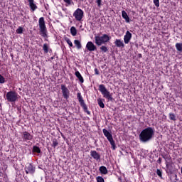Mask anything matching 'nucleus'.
<instances>
[{
  "instance_id": "nucleus-1",
  "label": "nucleus",
  "mask_w": 182,
  "mask_h": 182,
  "mask_svg": "<svg viewBox=\"0 0 182 182\" xmlns=\"http://www.w3.org/2000/svg\"><path fill=\"white\" fill-rule=\"evenodd\" d=\"M154 136V129L151 127H147L141 131L139 134V139L143 143L150 141Z\"/></svg>"
},
{
  "instance_id": "nucleus-2",
  "label": "nucleus",
  "mask_w": 182,
  "mask_h": 182,
  "mask_svg": "<svg viewBox=\"0 0 182 182\" xmlns=\"http://www.w3.org/2000/svg\"><path fill=\"white\" fill-rule=\"evenodd\" d=\"M110 39H112V36L107 34H102L101 36H95V43L97 45V46H102L103 44L107 43L110 41Z\"/></svg>"
},
{
  "instance_id": "nucleus-3",
  "label": "nucleus",
  "mask_w": 182,
  "mask_h": 182,
  "mask_svg": "<svg viewBox=\"0 0 182 182\" xmlns=\"http://www.w3.org/2000/svg\"><path fill=\"white\" fill-rule=\"evenodd\" d=\"M38 25L40 28V35L43 36V38H48V30L46 29V25H45V18L41 17L38 20Z\"/></svg>"
},
{
  "instance_id": "nucleus-4",
  "label": "nucleus",
  "mask_w": 182,
  "mask_h": 182,
  "mask_svg": "<svg viewBox=\"0 0 182 182\" xmlns=\"http://www.w3.org/2000/svg\"><path fill=\"white\" fill-rule=\"evenodd\" d=\"M19 97L21 96L15 91H9L6 94V100L10 103H15V102L19 100Z\"/></svg>"
},
{
  "instance_id": "nucleus-5",
  "label": "nucleus",
  "mask_w": 182,
  "mask_h": 182,
  "mask_svg": "<svg viewBox=\"0 0 182 182\" xmlns=\"http://www.w3.org/2000/svg\"><path fill=\"white\" fill-rule=\"evenodd\" d=\"M99 90L103 95V97H105L107 100H109L110 102L113 100V97L112 96V93H110V92H109V90L106 89V87L105 86V85H100Z\"/></svg>"
},
{
  "instance_id": "nucleus-6",
  "label": "nucleus",
  "mask_w": 182,
  "mask_h": 182,
  "mask_svg": "<svg viewBox=\"0 0 182 182\" xmlns=\"http://www.w3.org/2000/svg\"><path fill=\"white\" fill-rule=\"evenodd\" d=\"M83 14H84V12L82 11V10L80 9H77L73 13V16L75 17L76 21H80L83 18Z\"/></svg>"
},
{
  "instance_id": "nucleus-7",
  "label": "nucleus",
  "mask_w": 182,
  "mask_h": 182,
  "mask_svg": "<svg viewBox=\"0 0 182 182\" xmlns=\"http://www.w3.org/2000/svg\"><path fill=\"white\" fill-rule=\"evenodd\" d=\"M60 89L64 99H69V96H70V91H69V89H68L65 85H61Z\"/></svg>"
},
{
  "instance_id": "nucleus-8",
  "label": "nucleus",
  "mask_w": 182,
  "mask_h": 182,
  "mask_svg": "<svg viewBox=\"0 0 182 182\" xmlns=\"http://www.w3.org/2000/svg\"><path fill=\"white\" fill-rule=\"evenodd\" d=\"M77 97L82 109H84V110H87V106H86L85 100H83V97H82V95L80 94V92H77Z\"/></svg>"
},
{
  "instance_id": "nucleus-9",
  "label": "nucleus",
  "mask_w": 182,
  "mask_h": 182,
  "mask_svg": "<svg viewBox=\"0 0 182 182\" xmlns=\"http://www.w3.org/2000/svg\"><path fill=\"white\" fill-rule=\"evenodd\" d=\"M86 48L87 50H89V52H95V50L97 49L96 46L92 41L87 43Z\"/></svg>"
},
{
  "instance_id": "nucleus-10",
  "label": "nucleus",
  "mask_w": 182,
  "mask_h": 182,
  "mask_svg": "<svg viewBox=\"0 0 182 182\" xmlns=\"http://www.w3.org/2000/svg\"><path fill=\"white\" fill-rule=\"evenodd\" d=\"M26 174H33L35 173V168L31 164H27L26 166Z\"/></svg>"
},
{
  "instance_id": "nucleus-11",
  "label": "nucleus",
  "mask_w": 182,
  "mask_h": 182,
  "mask_svg": "<svg viewBox=\"0 0 182 182\" xmlns=\"http://www.w3.org/2000/svg\"><path fill=\"white\" fill-rule=\"evenodd\" d=\"M132 40V33L127 31L124 36V42L126 45Z\"/></svg>"
},
{
  "instance_id": "nucleus-12",
  "label": "nucleus",
  "mask_w": 182,
  "mask_h": 182,
  "mask_svg": "<svg viewBox=\"0 0 182 182\" xmlns=\"http://www.w3.org/2000/svg\"><path fill=\"white\" fill-rule=\"evenodd\" d=\"M23 139L25 141H28V140H32L33 136L28 132H23Z\"/></svg>"
},
{
  "instance_id": "nucleus-13",
  "label": "nucleus",
  "mask_w": 182,
  "mask_h": 182,
  "mask_svg": "<svg viewBox=\"0 0 182 182\" xmlns=\"http://www.w3.org/2000/svg\"><path fill=\"white\" fill-rule=\"evenodd\" d=\"M114 45L117 46V48H124V43H123V41L120 39H116L114 41Z\"/></svg>"
},
{
  "instance_id": "nucleus-14",
  "label": "nucleus",
  "mask_w": 182,
  "mask_h": 182,
  "mask_svg": "<svg viewBox=\"0 0 182 182\" xmlns=\"http://www.w3.org/2000/svg\"><path fill=\"white\" fill-rule=\"evenodd\" d=\"M90 156H92L95 160H100V154L96 151H91Z\"/></svg>"
},
{
  "instance_id": "nucleus-15",
  "label": "nucleus",
  "mask_w": 182,
  "mask_h": 182,
  "mask_svg": "<svg viewBox=\"0 0 182 182\" xmlns=\"http://www.w3.org/2000/svg\"><path fill=\"white\" fill-rule=\"evenodd\" d=\"M102 132L104 133V136L107 137V140H110L111 139H113L112 134H110V132H109V131H107L106 129H104Z\"/></svg>"
},
{
  "instance_id": "nucleus-16",
  "label": "nucleus",
  "mask_w": 182,
  "mask_h": 182,
  "mask_svg": "<svg viewBox=\"0 0 182 182\" xmlns=\"http://www.w3.org/2000/svg\"><path fill=\"white\" fill-rule=\"evenodd\" d=\"M75 75L76 77H77V79L79 80L80 83H83V82H85L83 77H82V75L80 74V73L79 71H76L75 73Z\"/></svg>"
},
{
  "instance_id": "nucleus-17",
  "label": "nucleus",
  "mask_w": 182,
  "mask_h": 182,
  "mask_svg": "<svg viewBox=\"0 0 182 182\" xmlns=\"http://www.w3.org/2000/svg\"><path fill=\"white\" fill-rule=\"evenodd\" d=\"M28 2H29L30 8L31 9H32V11H35L36 9H38V6H36V4H35L33 0H28Z\"/></svg>"
},
{
  "instance_id": "nucleus-18",
  "label": "nucleus",
  "mask_w": 182,
  "mask_h": 182,
  "mask_svg": "<svg viewBox=\"0 0 182 182\" xmlns=\"http://www.w3.org/2000/svg\"><path fill=\"white\" fill-rule=\"evenodd\" d=\"M122 18L125 19L126 22L127 23L130 22V18H129V16L127 15V13L126 11H122Z\"/></svg>"
},
{
  "instance_id": "nucleus-19",
  "label": "nucleus",
  "mask_w": 182,
  "mask_h": 182,
  "mask_svg": "<svg viewBox=\"0 0 182 182\" xmlns=\"http://www.w3.org/2000/svg\"><path fill=\"white\" fill-rule=\"evenodd\" d=\"M70 31L73 36H76V35H77V30H76V28L75 26H72Z\"/></svg>"
},
{
  "instance_id": "nucleus-20",
  "label": "nucleus",
  "mask_w": 182,
  "mask_h": 182,
  "mask_svg": "<svg viewBox=\"0 0 182 182\" xmlns=\"http://www.w3.org/2000/svg\"><path fill=\"white\" fill-rule=\"evenodd\" d=\"M103 100H102V98L97 99V103H98L100 107H101V109H105V103H103Z\"/></svg>"
},
{
  "instance_id": "nucleus-21",
  "label": "nucleus",
  "mask_w": 182,
  "mask_h": 182,
  "mask_svg": "<svg viewBox=\"0 0 182 182\" xmlns=\"http://www.w3.org/2000/svg\"><path fill=\"white\" fill-rule=\"evenodd\" d=\"M100 171L102 174H107V168L106 166H101L100 167Z\"/></svg>"
},
{
  "instance_id": "nucleus-22",
  "label": "nucleus",
  "mask_w": 182,
  "mask_h": 182,
  "mask_svg": "<svg viewBox=\"0 0 182 182\" xmlns=\"http://www.w3.org/2000/svg\"><path fill=\"white\" fill-rule=\"evenodd\" d=\"M74 43L77 49H82V43H80L79 40H75Z\"/></svg>"
},
{
  "instance_id": "nucleus-23",
  "label": "nucleus",
  "mask_w": 182,
  "mask_h": 182,
  "mask_svg": "<svg viewBox=\"0 0 182 182\" xmlns=\"http://www.w3.org/2000/svg\"><path fill=\"white\" fill-rule=\"evenodd\" d=\"M176 48L178 52H182V43H177L176 44Z\"/></svg>"
},
{
  "instance_id": "nucleus-24",
  "label": "nucleus",
  "mask_w": 182,
  "mask_h": 182,
  "mask_svg": "<svg viewBox=\"0 0 182 182\" xmlns=\"http://www.w3.org/2000/svg\"><path fill=\"white\" fill-rule=\"evenodd\" d=\"M108 141H109L112 149L114 150H116V144L114 143V140L113 139V138H112L111 139H108Z\"/></svg>"
},
{
  "instance_id": "nucleus-25",
  "label": "nucleus",
  "mask_w": 182,
  "mask_h": 182,
  "mask_svg": "<svg viewBox=\"0 0 182 182\" xmlns=\"http://www.w3.org/2000/svg\"><path fill=\"white\" fill-rule=\"evenodd\" d=\"M168 116L170 120H173V122H176V120L177 119L176 117V114H174L173 113H169Z\"/></svg>"
},
{
  "instance_id": "nucleus-26",
  "label": "nucleus",
  "mask_w": 182,
  "mask_h": 182,
  "mask_svg": "<svg viewBox=\"0 0 182 182\" xmlns=\"http://www.w3.org/2000/svg\"><path fill=\"white\" fill-rule=\"evenodd\" d=\"M43 50H44L45 53H48V52H49V46L45 43L43 46Z\"/></svg>"
},
{
  "instance_id": "nucleus-27",
  "label": "nucleus",
  "mask_w": 182,
  "mask_h": 182,
  "mask_svg": "<svg viewBox=\"0 0 182 182\" xmlns=\"http://www.w3.org/2000/svg\"><path fill=\"white\" fill-rule=\"evenodd\" d=\"M65 41L67 42L68 45H69L70 48L73 47V43H72V41H70V39H69L68 38H66Z\"/></svg>"
},
{
  "instance_id": "nucleus-28",
  "label": "nucleus",
  "mask_w": 182,
  "mask_h": 182,
  "mask_svg": "<svg viewBox=\"0 0 182 182\" xmlns=\"http://www.w3.org/2000/svg\"><path fill=\"white\" fill-rule=\"evenodd\" d=\"M16 33L21 35L23 33V28L22 27H18V29L16 31Z\"/></svg>"
},
{
  "instance_id": "nucleus-29",
  "label": "nucleus",
  "mask_w": 182,
  "mask_h": 182,
  "mask_svg": "<svg viewBox=\"0 0 182 182\" xmlns=\"http://www.w3.org/2000/svg\"><path fill=\"white\" fill-rule=\"evenodd\" d=\"M33 151L34 153H41V149L38 146H33Z\"/></svg>"
},
{
  "instance_id": "nucleus-30",
  "label": "nucleus",
  "mask_w": 182,
  "mask_h": 182,
  "mask_svg": "<svg viewBox=\"0 0 182 182\" xmlns=\"http://www.w3.org/2000/svg\"><path fill=\"white\" fill-rule=\"evenodd\" d=\"M156 174L157 176H159V177H160L161 178V177H163L162 174H163V172L161 171V170L160 169H157L156 170Z\"/></svg>"
},
{
  "instance_id": "nucleus-31",
  "label": "nucleus",
  "mask_w": 182,
  "mask_h": 182,
  "mask_svg": "<svg viewBox=\"0 0 182 182\" xmlns=\"http://www.w3.org/2000/svg\"><path fill=\"white\" fill-rule=\"evenodd\" d=\"M100 50H102V52L106 53V52H107V47H106L105 46H102L100 47Z\"/></svg>"
},
{
  "instance_id": "nucleus-32",
  "label": "nucleus",
  "mask_w": 182,
  "mask_h": 182,
  "mask_svg": "<svg viewBox=\"0 0 182 182\" xmlns=\"http://www.w3.org/2000/svg\"><path fill=\"white\" fill-rule=\"evenodd\" d=\"M154 4L156 8H159L160 6L159 0H154Z\"/></svg>"
},
{
  "instance_id": "nucleus-33",
  "label": "nucleus",
  "mask_w": 182,
  "mask_h": 182,
  "mask_svg": "<svg viewBox=\"0 0 182 182\" xmlns=\"http://www.w3.org/2000/svg\"><path fill=\"white\" fill-rule=\"evenodd\" d=\"M58 141L56 139L53 140V147H57L58 146Z\"/></svg>"
},
{
  "instance_id": "nucleus-34",
  "label": "nucleus",
  "mask_w": 182,
  "mask_h": 182,
  "mask_svg": "<svg viewBox=\"0 0 182 182\" xmlns=\"http://www.w3.org/2000/svg\"><path fill=\"white\" fill-rule=\"evenodd\" d=\"M97 182H105V179H103V178H102V176H98V177H97Z\"/></svg>"
},
{
  "instance_id": "nucleus-35",
  "label": "nucleus",
  "mask_w": 182,
  "mask_h": 182,
  "mask_svg": "<svg viewBox=\"0 0 182 182\" xmlns=\"http://www.w3.org/2000/svg\"><path fill=\"white\" fill-rule=\"evenodd\" d=\"M5 82V77H4V76H2L1 74H0V83H4Z\"/></svg>"
},
{
  "instance_id": "nucleus-36",
  "label": "nucleus",
  "mask_w": 182,
  "mask_h": 182,
  "mask_svg": "<svg viewBox=\"0 0 182 182\" xmlns=\"http://www.w3.org/2000/svg\"><path fill=\"white\" fill-rule=\"evenodd\" d=\"M96 4L100 7L102 6V0H96Z\"/></svg>"
},
{
  "instance_id": "nucleus-37",
  "label": "nucleus",
  "mask_w": 182,
  "mask_h": 182,
  "mask_svg": "<svg viewBox=\"0 0 182 182\" xmlns=\"http://www.w3.org/2000/svg\"><path fill=\"white\" fill-rule=\"evenodd\" d=\"M64 2L67 3L68 5H70L71 1L70 0H64Z\"/></svg>"
}]
</instances>
